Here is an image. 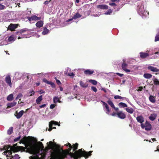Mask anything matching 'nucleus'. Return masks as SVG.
I'll return each instance as SVG.
<instances>
[{
	"label": "nucleus",
	"instance_id": "bf43d9fd",
	"mask_svg": "<svg viewBox=\"0 0 159 159\" xmlns=\"http://www.w3.org/2000/svg\"><path fill=\"white\" fill-rule=\"evenodd\" d=\"M39 92V93L40 94H42V93H45V91L43 90H41Z\"/></svg>",
	"mask_w": 159,
	"mask_h": 159
},
{
	"label": "nucleus",
	"instance_id": "3c124183",
	"mask_svg": "<svg viewBox=\"0 0 159 159\" xmlns=\"http://www.w3.org/2000/svg\"><path fill=\"white\" fill-rule=\"evenodd\" d=\"M67 146H69L70 147V151L71 149L73 148V146L71 145V144L69 143H68L67 144Z\"/></svg>",
	"mask_w": 159,
	"mask_h": 159
},
{
	"label": "nucleus",
	"instance_id": "2eb2a0df",
	"mask_svg": "<svg viewBox=\"0 0 159 159\" xmlns=\"http://www.w3.org/2000/svg\"><path fill=\"white\" fill-rule=\"evenodd\" d=\"M148 68L152 71L154 72H157L159 71V70L156 67L150 66L148 67Z\"/></svg>",
	"mask_w": 159,
	"mask_h": 159
},
{
	"label": "nucleus",
	"instance_id": "c756f323",
	"mask_svg": "<svg viewBox=\"0 0 159 159\" xmlns=\"http://www.w3.org/2000/svg\"><path fill=\"white\" fill-rule=\"evenodd\" d=\"M15 40V37L13 35H11L8 38V41L9 42L14 41Z\"/></svg>",
	"mask_w": 159,
	"mask_h": 159
},
{
	"label": "nucleus",
	"instance_id": "864d4df0",
	"mask_svg": "<svg viewBox=\"0 0 159 159\" xmlns=\"http://www.w3.org/2000/svg\"><path fill=\"white\" fill-rule=\"evenodd\" d=\"M12 2V1L11 0H8L7 1H6L4 3V4H7L6 5H7V6H9V5H7V2H9V3L11 2Z\"/></svg>",
	"mask_w": 159,
	"mask_h": 159
},
{
	"label": "nucleus",
	"instance_id": "f257e3e1",
	"mask_svg": "<svg viewBox=\"0 0 159 159\" xmlns=\"http://www.w3.org/2000/svg\"><path fill=\"white\" fill-rule=\"evenodd\" d=\"M20 142L25 145L28 152L35 156V159H44L48 151L50 157L53 158H55L56 157V154L53 151L55 145L52 141L47 143L48 146L45 149L42 142H38L37 143H33L26 137L23 138Z\"/></svg>",
	"mask_w": 159,
	"mask_h": 159
},
{
	"label": "nucleus",
	"instance_id": "7ed1b4c3",
	"mask_svg": "<svg viewBox=\"0 0 159 159\" xmlns=\"http://www.w3.org/2000/svg\"><path fill=\"white\" fill-rule=\"evenodd\" d=\"M137 10L138 13L140 16H146L148 15V12L145 10L144 5L141 3L139 4Z\"/></svg>",
	"mask_w": 159,
	"mask_h": 159
},
{
	"label": "nucleus",
	"instance_id": "473e14b6",
	"mask_svg": "<svg viewBox=\"0 0 159 159\" xmlns=\"http://www.w3.org/2000/svg\"><path fill=\"white\" fill-rule=\"evenodd\" d=\"M125 110L127 112L130 114L132 113L134 111L133 109L131 108H126Z\"/></svg>",
	"mask_w": 159,
	"mask_h": 159
},
{
	"label": "nucleus",
	"instance_id": "5701e85b",
	"mask_svg": "<svg viewBox=\"0 0 159 159\" xmlns=\"http://www.w3.org/2000/svg\"><path fill=\"white\" fill-rule=\"evenodd\" d=\"M84 72L86 75H91L93 73L94 71L93 70L88 69L84 71Z\"/></svg>",
	"mask_w": 159,
	"mask_h": 159
},
{
	"label": "nucleus",
	"instance_id": "c9c22d12",
	"mask_svg": "<svg viewBox=\"0 0 159 159\" xmlns=\"http://www.w3.org/2000/svg\"><path fill=\"white\" fill-rule=\"evenodd\" d=\"M107 103L111 107H114V105L113 102L111 100H109L107 101Z\"/></svg>",
	"mask_w": 159,
	"mask_h": 159
},
{
	"label": "nucleus",
	"instance_id": "0eeeda50",
	"mask_svg": "<svg viewBox=\"0 0 159 159\" xmlns=\"http://www.w3.org/2000/svg\"><path fill=\"white\" fill-rule=\"evenodd\" d=\"M102 102L104 111H105L106 114L108 115H109L110 110L109 109L108 105L105 102L103 101H102Z\"/></svg>",
	"mask_w": 159,
	"mask_h": 159
},
{
	"label": "nucleus",
	"instance_id": "412c9836",
	"mask_svg": "<svg viewBox=\"0 0 159 159\" xmlns=\"http://www.w3.org/2000/svg\"><path fill=\"white\" fill-rule=\"evenodd\" d=\"M43 22L42 21L39 20L36 23V26L40 28L43 26Z\"/></svg>",
	"mask_w": 159,
	"mask_h": 159
},
{
	"label": "nucleus",
	"instance_id": "4be33fe9",
	"mask_svg": "<svg viewBox=\"0 0 159 159\" xmlns=\"http://www.w3.org/2000/svg\"><path fill=\"white\" fill-rule=\"evenodd\" d=\"M22 76V74L21 73H20L18 72H16L15 74V77L17 79V80L20 79L21 77Z\"/></svg>",
	"mask_w": 159,
	"mask_h": 159
},
{
	"label": "nucleus",
	"instance_id": "79ce46f5",
	"mask_svg": "<svg viewBox=\"0 0 159 159\" xmlns=\"http://www.w3.org/2000/svg\"><path fill=\"white\" fill-rule=\"evenodd\" d=\"M13 128L12 127H10L7 131V134H11L13 132Z\"/></svg>",
	"mask_w": 159,
	"mask_h": 159
},
{
	"label": "nucleus",
	"instance_id": "de8ad7c7",
	"mask_svg": "<svg viewBox=\"0 0 159 159\" xmlns=\"http://www.w3.org/2000/svg\"><path fill=\"white\" fill-rule=\"evenodd\" d=\"M5 8V6L0 4V10L4 9Z\"/></svg>",
	"mask_w": 159,
	"mask_h": 159
},
{
	"label": "nucleus",
	"instance_id": "39448f33",
	"mask_svg": "<svg viewBox=\"0 0 159 159\" xmlns=\"http://www.w3.org/2000/svg\"><path fill=\"white\" fill-rule=\"evenodd\" d=\"M141 127L142 129H145L147 131H149L152 129L151 124L148 121L146 122L145 124H141Z\"/></svg>",
	"mask_w": 159,
	"mask_h": 159
},
{
	"label": "nucleus",
	"instance_id": "5fc2aeb1",
	"mask_svg": "<svg viewBox=\"0 0 159 159\" xmlns=\"http://www.w3.org/2000/svg\"><path fill=\"white\" fill-rule=\"evenodd\" d=\"M16 5V6H18L19 7H20V3L19 2V1H16V3H15Z\"/></svg>",
	"mask_w": 159,
	"mask_h": 159
},
{
	"label": "nucleus",
	"instance_id": "c03bdc74",
	"mask_svg": "<svg viewBox=\"0 0 159 159\" xmlns=\"http://www.w3.org/2000/svg\"><path fill=\"white\" fill-rule=\"evenodd\" d=\"M158 41H159V33L156 35L155 39V41L156 42Z\"/></svg>",
	"mask_w": 159,
	"mask_h": 159
},
{
	"label": "nucleus",
	"instance_id": "09e8293b",
	"mask_svg": "<svg viewBox=\"0 0 159 159\" xmlns=\"http://www.w3.org/2000/svg\"><path fill=\"white\" fill-rule=\"evenodd\" d=\"M20 136H19L17 138H15L14 139V141L15 142H17V141H18L20 140Z\"/></svg>",
	"mask_w": 159,
	"mask_h": 159
},
{
	"label": "nucleus",
	"instance_id": "6e6d98bb",
	"mask_svg": "<svg viewBox=\"0 0 159 159\" xmlns=\"http://www.w3.org/2000/svg\"><path fill=\"white\" fill-rule=\"evenodd\" d=\"M109 4L111 6H116V4L114 2L110 3Z\"/></svg>",
	"mask_w": 159,
	"mask_h": 159
},
{
	"label": "nucleus",
	"instance_id": "f704fd0d",
	"mask_svg": "<svg viewBox=\"0 0 159 159\" xmlns=\"http://www.w3.org/2000/svg\"><path fill=\"white\" fill-rule=\"evenodd\" d=\"M80 86L83 88H86L87 87V85L84 84L82 81H80Z\"/></svg>",
	"mask_w": 159,
	"mask_h": 159
},
{
	"label": "nucleus",
	"instance_id": "052dcab7",
	"mask_svg": "<svg viewBox=\"0 0 159 159\" xmlns=\"http://www.w3.org/2000/svg\"><path fill=\"white\" fill-rule=\"evenodd\" d=\"M43 81L44 82H45V83H48V80H46V79H45V78L43 79Z\"/></svg>",
	"mask_w": 159,
	"mask_h": 159
},
{
	"label": "nucleus",
	"instance_id": "13d9d810",
	"mask_svg": "<svg viewBox=\"0 0 159 159\" xmlns=\"http://www.w3.org/2000/svg\"><path fill=\"white\" fill-rule=\"evenodd\" d=\"M46 106V104H43V105L40 106L39 107L41 108H42L44 107H45Z\"/></svg>",
	"mask_w": 159,
	"mask_h": 159
},
{
	"label": "nucleus",
	"instance_id": "49530a36",
	"mask_svg": "<svg viewBox=\"0 0 159 159\" xmlns=\"http://www.w3.org/2000/svg\"><path fill=\"white\" fill-rule=\"evenodd\" d=\"M67 74V75L70 76L72 78H73L75 75L74 74L73 72L68 73Z\"/></svg>",
	"mask_w": 159,
	"mask_h": 159
},
{
	"label": "nucleus",
	"instance_id": "338daca9",
	"mask_svg": "<svg viewBox=\"0 0 159 159\" xmlns=\"http://www.w3.org/2000/svg\"><path fill=\"white\" fill-rule=\"evenodd\" d=\"M116 115H117V113L114 112L112 113L111 115L112 116H115Z\"/></svg>",
	"mask_w": 159,
	"mask_h": 159
},
{
	"label": "nucleus",
	"instance_id": "1a4fd4ad",
	"mask_svg": "<svg viewBox=\"0 0 159 159\" xmlns=\"http://www.w3.org/2000/svg\"><path fill=\"white\" fill-rule=\"evenodd\" d=\"M18 25V24H11L8 26V29L10 30L11 31H14L17 28Z\"/></svg>",
	"mask_w": 159,
	"mask_h": 159
},
{
	"label": "nucleus",
	"instance_id": "ea45409f",
	"mask_svg": "<svg viewBox=\"0 0 159 159\" xmlns=\"http://www.w3.org/2000/svg\"><path fill=\"white\" fill-rule=\"evenodd\" d=\"M112 11L111 9H109L107 11L105 12L104 14L106 15H110L112 13Z\"/></svg>",
	"mask_w": 159,
	"mask_h": 159
},
{
	"label": "nucleus",
	"instance_id": "f8f14e48",
	"mask_svg": "<svg viewBox=\"0 0 159 159\" xmlns=\"http://www.w3.org/2000/svg\"><path fill=\"white\" fill-rule=\"evenodd\" d=\"M118 117L121 119H124L125 118V115L122 111H120L117 113Z\"/></svg>",
	"mask_w": 159,
	"mask_h": 159
},
{
	"label": "nucleus",
	"instance_id": "6ab92c4d",
	"mask_svg": "<svg viewBox=\"0 0 159 159\" xmlns=\"http://www.w3.org/2000/svg\"><path fill=\"white\" fill-rule=\"evenodd\" d=\"M157 116V114L156 113H153L151 114L149 116V118L150 120L153 121L156 119Z\"/></svg>",
	"mask_w": 159,
	"mask_h": 159
},
{
	"label": "nucleus",
	"instance_id": "20e7f679",
	"mask_svg": "<svg viewBox=\"0 0 159 159\" xmlns=\"http://www.w3.org/2000/svg\"><path fill=\"white\" fill-rule=\"evenodd\" d=\"M16 150H15V148L13 147H9L7 149V151L4 152L2 154L4 155H6V157H9L12 154V151L16 152Z\"/></svg>",
	"mask_w": 159,
	"mask_h": 159
},
{
	"label": "nucleus",
	"instance_id": "a211bd4d",
	"mask_svg": "<svg viewBox=\"0 0 159 159\" xmlns=\"http://www.w3.org/2000/svg\"><path fill=\"white\" fill-rule=\"evenodd\" d=\"M140 57L142 58H145L149 56V54L146 52H141L140 53Z\"/></svg>",
	"mask_w": 159,
	"mask_h": 159
},
{
	"label": "nucleus",
	"instance_id": "4468645a",
	"mask_svg": "<svg viewBox=\"0 0 159 159\" xmlns=\"http://www.w3.org/2000/svg\"><path fill=\"white\" fill-rule=\"evenodd\" d=\"M24 111L23 110H21L17 113L16 112L15 113V115L17 119H19L23 115L24 113Z\"/></svg>",
	"mask_w": 159,
	"mask_h": 159
},
{
	"label": "nucleus",
	"instance_id": "bb28decb",
	"mask_svg": "<svg viewBox=\"0 0 159 159\" xmlns=\"http://www.w3.org/2000/svg\"><path fill=\"white\" fill-rule=\"evenodd\" d=\"M43 31L42 32V34L43 35H45L48 33L49 30L46 28H43Z\"/></svg>",
	"mask_w": 159,
	"mask_h": 159
},
{
	"label": "nucleus",
	"instance_id": "ddd939ff",
	"mask_svg": "<svg viewBox=\"0 0 159 159\" xmlns=\"http://www.w3.org/2000/svg\"><path fill=\"white\" fill-rule=\"evenodd\" d=\"M57 124H58V123H57V122H55L54 121H51V122H50L49 123V128L48 129V130L50 131L52 130V126L53 124H54L55 125H57ZM53 128L56 129V127H54Z\"/></svg>",
	"mask_w": 159,
	"mask_h": 159
},
{
	"label": "nucleus",
	"instance_id": "e2e57ef3",
	"mask_svg": "<svg viewBox=\"0 0 159 159\" xmlns=\"http://www.w3.org/2000/svg\"><path fill=\"white\" fill-rule=\"evenodd\" d=\"M116 74L120 77H122L123 75V74H120L118 73H117Z\"/></svg>",
	"mask_w": 159,
	"mask_h": 159
},
{
	"label": "nucleus",
	"instance_id": "a878e982",
	"mask_svg": "<svg viewBox=\"0 0 159 159\" xmlns=\"http://www.w3.org/2000/svg\"><path fill=\"white\" fill-rule=\"evenodd\" d=\"M42 96H39L36 100V102L37 104H39L42 100Z\"/></svg>",
	"mask_w": 159,
	"mask_h": 159
},
{
	"label": "nucleus",
	"instance_id": "9d476101",
	"mask_svg": "<svg viewBox=\"0 0 159 159\" xmlns=\"http://www.w3.org/2000/svg\"><path fill=\"white\" fill-rule=\"evenodd\" d=\"M6 83L11 87L12 85L11 77L9 75H7L5 79Z\"/></svg>",
	"mask_w": 159,
	"mask_h": 159
},
{
	"label": "nucleus",
	"instance_id": "4d7b16f0",
	"mask_svg": "<svg viewBox=\"0 0 159 159\" xmlns=\"http://www.w3.org/2000/svg\"><path fill=\"white\" fill-rule=\"evenodd\" d=\"M56 81L57 84L59 85L61 84V83L60 80H58L56 79Z\"/></svg>",
	"mask_w": 159,
	"mask_h": 159
},
{
	"label": "nucleus",
	"instance_id": "f03ea898",
	"mask_svg": "<svg viewBox=\"0 0 159 159\" xmlns=\"http://www.w3.org/2000/svg\"><path fill=\"white\" fill-rule=\"evenodd\" d=\"M92 152V151H90L88 152L84 151H82V149H79L78 151L75 152V154L78 158H80L82 156L87 158L91 155Z\"/></svg>",
	"mask_w": 159,
	"mask_h": 159
},
{
	"label": "nucleus",
	"instance_id": "37998d69",
	"mask_svg": "<svg viewBox=\"0 0 159 159\" xmlns=\"http://www.w3.org/2000/svg\"><path fill=\"white\" fill-rule=\"evenodd\" d=\"M89 81L93 85H96L97 84V81L93 80H89Z\"/></svg>",
	"mask_w": 159,
	"mask_h": 159
},
{
	"label": "nucleus",
	"instance_id": "b1692460",
	"mask_svg": "<svg viewBox=\"0 0 159 159\" xmlns=\"http://www.w3.org/2000/svg\"><path fill=\"white\" fill-rule=\"evenodd\" d=\"M149 101L152 103H154L156 101L155 98L154 96L150 95L149 98Z\"/></svg>",
	"mask_w": 159,
	"mask_h": 159
},
{
	"label": "nucleus",
	"instance_id": "58836bf2",
	"mask_svg": "<svg viewBox=\"0 0 159 159\" xmlns=\"http://www.w3.org/2000/svg\"><path fill=\"white\" fill-rule=\"evenodd\" d=\"M153 81L155 85H159V80L157 79H154Z\"/></svg>",
	"mask_w": 159,
	"mask_h": 159
},
{
	"label": "nucleus",
	"instance_id": "a19ab883",
	"mask_svg": "<svg viewBox=\"0 0 159 159\" xmlns=\"http://www.w3.org/2000/svg\"><path fill=\"white\" fill-rule=\"evenodd\" d=\"M114 98L115 99H122V100H123L124 98H125L124 97H121L119 95L115 96L114 97Z\"/></svg>",
	"mask_w": 159,
	"mask_h": 159
},
{
	"label": "nucleus",
	"instance_id": "6e6552de",
	"mask_svg": "<svg viewBox=\"0 0 159 159\" xmlns=\"http://www.w3.org/2000/svg\"><path fill=\"white\" fill-rule=\"evenodd\" d=\"M123 62L122 64V67L123 70L125 71L126 72L128 73L130 72V70L126 68L127 64L125 62L124 59L123 60Z\"/></svg>",
	"mask_w": 159,
	"mask_h": 159
},
{
	"label": "nucleus",
	"instance_id": "680f3d73",
	"mask_svg": "<svg viewBox=\"0 0 159 159\" xmlns=\"http://www.w3.org/2000/svg\"><path fill=\"white\" fill-rule=\"evenodd\" d=\"M51 85L52 86V87L53 88H54L55 87V84L53 82H52Z\"/></svg>",
	"mask_w": 159,
	"mask_h": 159
},
{
	"label": "nucleus",
	"instance_id": "7c9ffc66",
	"mask_svg": "<svg viewBox=\"0 0 159 159\" xmlns=\"http://www.w3.org/2000/svg\"><path fill=\"white\" fill-rule=\"evenodd\" d=\"M118 105L120 107H125L127 106L126 104L122 102L119 103Z\"/></svg>",
	"mask_w": 159,
	"mask_h": 159
},
{
	"label": "nucleus",
	"instance_id": "4c0bfd02",
	"mask_svg": "<svg viewBox=\"0 0 159 159\" xmlns=\"http://www.w3.org/2000/svg\"><path fill=\"white\" fill-rule=\"evenodd\" d=\"M60 98H59L57 97H55L53 98V100L54 103H57L58 102L59 100L60 99Z\"/></svg>",
	"mask_w": 159,
	"mask_h": 159
},
{
	"label": "nucleus",
	"instance_id": "2f4dec72",
	"mask_svg": "<svg viewBox=\"0 0 159 159\" xmlns=\"http://www.w3.org/2000/svg\"><path fill=\"white\" fill-rule=\"evenodd\" d=\"M28 94V96H32L34 94V92L33 89H30Z\"/></svg>",
	"mask_w": 159,
	"mask_h": 159
},
{
	"label": "nucleus",
	"instance_id": "cd10ccee",
	"mask_svg": "<svg viewBox=\"0 0 159 159\" xmlns=\"http://www.w3.org/2000/svg\"><path fill=\"white\" fill-rule=\"evenodd\" d=\"M152 75L148 73H145L143 75V77L146 79H149L152 77Z\"/></svg>",
	"mask_w": 159,
	"mask_h": 159
},
{
	"label": "nucleus",
	"instance_id": "69168bd1",
	"mask_svg": "<svg viewBox=\"0 0 159 159\" xmlns=\"http://www.w3.org/2000/svg\"><path fill=\"white\" fill-rule=\"evenodd\" d=\"M157 150H155L154 152H157V151L159 152V145L157 147Z\"/></svg>",
	"mask_w": 159,
	"mask_h": 159
},
{
	"label": "nucleus",
	"instance_id": "72a5a7b5",
	"mask_svg": "<svg viewBox=\"0 0 159 159\" xmlns=\"http://www.w3.org/2000/svg\"><path fill=\"white\" fill-rule=\"evenodd\" d=\"M23 95L21 93H20L17 95L15 99L16 100L19 99V100H20L21 99Z\"/></svg>",
	"mask_w": 159,
	"mask_h": 159
},
{
	"label": "nucleus",
	"instance_id": "dca6fc26",
	"mask_svg": "<svg viewBox=\"0 0 159 159\" xmlns=\"http://www.w3.org/2000/svg\"><path fill=\"white\" fill-rule=\"evenodd\" d=\"M81 15L79 13H77L73 17L72 19H69V20H67V22H68L70 21H71L72 19H76L77 18H79L81 17Z\"/></svg>",
	"mask_w": 159,
	"mask_h": 159
},
{
	"label": "nucleus",
	"instance_id": "0e129e2a",
	"mask_svg": "<svg viewBox=\"0 0 159 159\" xmlns=\"http://www.w3.org/2000/svg\"><path fill=\"white\" fill-rule=\"evenodd\" d=\"M120 0H111V1L112 2H119Z\"/></svg>",
	"mask_w": 159,
	"mask_h": 159
},
{
	"label": "nucleus",
	"instance_id": "f3484780",
	"mask_svg": "<svg viewBox=\"0 0 159 159\" xmlns=\"http://www.w3.org/2000/svg\"><path fill=\"white\" fill-rule=\"evenodd\" d=\"M97 7L98 8L101 9L103 10L108 9V6L105 4H101L98 5L97 6Z\"/></svg>",
	"mask_w": 159,
	"mask_h": 159
},
{
	"label": "nucleus",
	"instance_id": "393cba45",
	"mask_svg": "<svg viewBox=\"0 0 159 159\" xmlns=\"http://www.w3.org/2000/svg\"><path fill=\"white\" fill-rule=\"evenodd\" d=\"M16 104V102H13L11 103H9L7 104V106L8 107H11L15 106Z\"/></svg>",
	"mask_w": 159,
	"mask_h": 159
},
{
	"label": "nucleus",
	"instance_id": "a18cd8bd",
	"mask_svg": "<svg viewBox=\"0 0 159 159\" xmlns=\"http://www.w3.org/2000/svg\"><path fill=\"white\" fill-rule=\"evenodd\" d=\"M78 144L77 143H76L75 145H74V146L73 147V151H75L77 149V147L78 146Z\"/></svg>",
	"mask_w": 159,
	"mask_h": 159
},
{
	"label": "nucleus",
	"instance_id": "aec40b11",
	"mask_svg": "<svg viewBox=\"0 0 159 159\" xmlns=\"http://www.w3.org/2000/svg\"><path fill=\"white\" fill-rule=\"evenodd\" d=\"M136 119L137 120V121L140 122V123H141V124H143L142 123L144 121V119L141 116H138L136 118Z\"/></svg>",
	"mask_w": 159,
	"mask_h": 159
},
{
	"label": "nucleus",
	"instance_id": "774afa93",
	"mask_svg": "<svg viewBox=\"0 0 159 159\" xmlns=\"http://www.w3.org/2000/svg\"><path fill=\"white\" fill-rule=\"evenodd\" d=\"M143 89V87H139V89L138 90V91H141Z\"/></svg>",
	"mask_w": 159,
	"mask_h": 159
},
{
	"label": "nucleus",
	"instance_id": "e433bc0d",
	"mask_svg": "<svg viewBox=\"0 0 159 159\" xmlns=\"http://www.w3.org/2000/svg\"><path fill=\"white\" fill-rule=\"evenodd\" d=\"M20 158V157L18 155L15 154L14 156H11L10 159H19Z\"/></svg>",
	"mask_w": 159,
	"mask_h": 159
},
{
	"label": "nucleus",
	"instance_id": "603ef678",
	"mask_svg": "<svg viewBox=\"0 0 159 159\" xmlns=\"http://www.w3.org/2000/svg\"><path fill=\"white\" fill-rule=\"evenodd\" d=\"M55 106V105L54 104H51L50 106V108L51 109H52L54 108Z\"/></svg>",
	"mask_w": 159,
	"mask_h": 159
},
{
	"label": "nucleus",
	"instance_id": "c85d7f7f",
	"mask_svg": "<svg viewBox=\"0 0 159 159\" xmlns=\"http://www.w3.org/2000/svg\"><path fill=\"white\" fill-rule=\"evenodd\" d=\"M13 99V95L12 94H11L9 95L7 97V100L8 101H12Z\"/></svg>",
	"mask_w": 159,
	"mask_h": 159
},
{
	"label": "nucleus",
	"instance_id": "8fccbe9b",
	"mask_svg": "<svg viewBox=\"0 0 159 159\" xmlns=\"http://www.w3.org/2000/svg\"><path fill=\"white\" fill-rule=\"evenodd\" d=\"M91 89H92V90L95 92H96L97 91V89H96V88L95 87H91Z\"/></svg>",
	"mask_w": 159,
	"mask_h": 159
},
{
	"label": "nucleus",
	"instance_id": "9b49d317",
	"mask_svg": "<svg viewBox=\"0 0 159 159\" xmlns=\"http://www.w3.org/2000/svg\"><path fill=\"white\" fill-rule=\"evenodd\" d=\"M41 18L40 17H38L36 16H33L30 17H28V19L30 21L33 20H40Z\"/></svg>",
	"mask_w": 159,
	"mask_h": 159
},
{
	"label": "nucleus",
	"instance_id": "423d86ee",
	"mask_svg": "<svg viewBox=\"0 0 159 159\" xmlns=\"http://www.w3.org/2000/svg\"><path fill=\"white\" fill-rule=\"evenodd\" d=\"M27 31V30L26 29H23L20 30L19 32H17V33L21 35L20 36L18 37V39H20L23 38H27V36L25 34H23V33H24L25 32Z\"/></svg>",
	"mask_w": 159,
	"mask_h": 159
}]
</instances>
